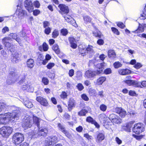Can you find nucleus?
<instances>
[{
    "instance_id": "1",
    "label": "nucleus",
    "mask_w": 146,
    "mask_h": 146,
    "mask_svg": "<svg viewBox=\"0 0 146 146\" xmlns=\"http://www.w3.org/2000/svg\"><path fill=\"white\" fill-rule=\"evenodd\" d=\"M19 111L14 110L11 113L8 112L0 115V124H6L17 119L19 114Z\"/></svg>"
},
{
    "instance_id": "2",
    "label": "nucleus",
    "mask_w": 146,
    "mask_h": 146,
    "mask_svg": "<svg viewBox=\"0 0 146 146\" xmlns=\"http://www.w3.org/2000/svg\"><path fill=\"white\" fill-rule=\"evenodd\" d=\"M9 76L10 79H9L7 80V83L9 84L14 83L18 80L20 77L19 74L14 68L10 69Z\"/></svg>"
},
{
    "instance_id": "3",
    "label": "nucleus",
    "mask_w": 146,
    "mask_h": 146,
    "mask_svg": "<svg viewBox=\"0 0 146 146\" xmlns=\"http://www.w3.org/2000/svg\"><path fill=\"white\" fill-rule=\"evenodd\" d=\"M18 1L20 2V5H18L17 6V9L15 12V15H16L18 17L19 20L18 21H15V26H17L19 24V21H20V19H21L23 17H24V15L26 14V12L25 11L23 10L21 7V0H17V1Z\"/></svg>"
},
{
    "instance_id": "4",
    "label": "nucleus",
    "mask_w": 146,
    "mask_h": 146,
    "mask_svg": "<svg viewBox=\"0 0 146 146\" xmlns=\"http://www.w3.org/2000/svg\"><path fill=\"white\" fill-rule=\"evenodd\" d=\"M24 139V135L19 133H15L12 137L13 143L15 145H18L23 141Z\"/></svg>"
},
{
    "instance_id": "5",
    "label": "nucleus",
    "mask_w": 146,
    "mask_h": 146,
    "mask_svg": "<svg viewBox=\"0 0 146 146\" xmlns=\"http://www.w3.org/2000/svg\"><path fill=\"white\" fill-rule=\"evenodd\" d=\"M13 130V129L10 127L5 126L1 128L0 134L3 137H7L12 133Z\"/></svg>"
},
{
    "instance_id": "6",
    "label": "nucleus",
    "mask_w": 146,
    "mask_h": 146,
    "mask_svg": "<svg viewBox=\"0 0 146 146\" xmlns=\"http://www.w3.org/2000/svg\"><path fill=\"white\" fill-rule=\"evenodd\" d=\"M144 131L143 124L140 123L135 124L134 127L133 128V131L136 134H139Z\"/></svg>"
},
{
    "instance_id": "7",
    "label": "nucleus",
    "mask_w": 146,
    "mask_h": 146,
    "mask_svg": "<svg viewBox=\"0 0 146 146\" xmlns=\"http://www.w3.org/2000/svg\"><path fill=\"white\" fill-rule=\"evenodd\" d=\"M33 124L32 118L28 117H27L26 119L23 121L22 125L25 129H27L28 127H30Z\"/></svg>"
},
{
    "instance_id": "8",
    "label": "nucleus",
    "mask_w": 146,
    "mask_h": 146,
    "mask_svg": "<svg viewBox=\"0 0 146 146\" xmlns=\"http://www.w3.org/2000/svg\"><path fill=\"white\" fill-rule=\"evenodd\" d=\"M12 51H11L12 53L11 56L13 58L12 60H11L13 63H17L18 61L17 59L19 58L20 56L18 52L15 51H14L15 50V47L14 46H12L11 48Z\"/></svg>"
},
{
    "instance_id": "9",
    "label": "nucleus",
    "mask_w": 146,
    "mask_h": 146,
    "mask_svg": "<svg viewBox=\"0 0 146 146\" xmlns=\"http://www.w3.org/2000/svg\"><path fill=\"white\" fill-rule=\"evenodd\" d=\"M38 128V131L37 132H33V134H32L33 135H36V136L38 135L43 136L44 137L46 136L48 133V130L46 128H40V127Z\"/></svg>"
},
{
    "instance_id": "10",
    "label": "nucleus",
    "mask_w": 146,
    "mask_h": 146,
    "mask_svg": "<svg viewBox=\"0 0 146 146\" xmlns=\"http://www.w3.org/2000/svg\"><path fill=\"white\" fill-rule=\"evenodd\" d=\"M97 75L94 71L88 70L85 72L84 77L92 79L94 78Z\"/></svg>"
},
{
    "instance_id": "11",
    "label": "nucleus",
    "mask_w": 146,
    "mask_h": 146,
    "mask_svg": "<svg viewBox=\"0 0 146 146\" xmlns=\"http://www.w3.org/2000/svg\"><path fill=\"white\" fill-rule=\"evenodd\" d=\"M109 118L112 122L115 123L119 124L121 122V119L118 116L113 114H111Z\"/></svg>"
},
{
    "instance_id": "12",
    "label": "nucleus",
    "mask_w": 146,
    "mask_h": 146,
    "mask_svg": "<svg viewBox=\"0 0 146 146\" xmlns=\"http://www.w3.org/2000/svg\"><path fill=\"white\" fill-rule=\"evenodd\" d=\"M47 145L48 146H51L57 143L58 141V139L57 137L54 136L52 137H49L46 140Z\"/></svg>"
},
{
    "instance_id": "13",
    "label": "nucleus",
    "mask_w": 146,
    "mask_h": 146,
    "mask_svg": "<svg viewBox=\"0 0 146 146\" xmlns=\"http://www.w3.org/2000/svg\"><path fill=\"white\" fill-rule=\"evenodd\" d=\"M25 6L26 9L29 12L33 11L34 7L32 1L30 0H26L25 2Z\"/></svg>"
},
{
    "instance_id": "14",
    "label": "nucleus",
    "mask_w": 146,
    "mask_h": 146,
    "mask_svg": "<svg viewBox=\"0 0 146 146\" xmlns=\"http://www.w3.org/2000/svg\"><path fill=\"white\" fill-rule=\"evenodd\" d=\"M11 39L9 37H6L2 39V42L5 45V46L7 48V49L12 51L11 49V47L13 46L9 42V41Z\"/></svg>"
},
{
    "instance_id": "15",
    "label": "nucleus",
    "mask_w": 146,
    "mask_h": 146,
    "mask_svg": "<svg viewBox=\"0 0 146 146\" xmlns=\"http://www.w3.org/2000/svg\"><path fill=\"white\" fill-rule=\"evenodd\" d=\"M94 67L95 70H94L96 72L97 75L102 73L103 70L104 69V66L103 64H94Z\"/></svg>"
},
{
    "instance_id": "16",
    "label": "nucleus",
    "mask_w": 146,
    "mask_h": 146,
    "mask_svg": "<svg viewBox=\"0 0 146 146\" xmlns=\"http://www.w3.org/2000/svg\"><path fill=\"white\" fill-rule=\"evenodd\" d=\"M115 111L121 117H124L126 115V111L121 108H116Z\"/></svg>"
},
{
    "instance_id": "17",
    "label": "nucleus",
    "mask_w": 146,
    "mask_h": 146,
    "mask_svg": "<svg viewBox=\"0 0 146 146\" xmlns=\"http://www.w3.org/2000/svg\"><path fill=\"white\" fill-rule=\"evenodd\" d=\"M75 103L76 101L73 99H70L68 102V109L69 111H71L72 108L75 107Z\"/></svg>"
},
{
    "instance_id": "18",
    "label": "nucleus",
    "mask_w": 146,
    "mask_h": 146,
    "mask_svg": "<svg viewBox=\"0 0 146 146\" xmlns=\"http://www.w3.org/2000/svg\"><path fill=\"white\" fill-rule=\"evenodd\" d=\"M36 100L41 105L44 106H46L48 105V103L46 100L42 97H38L36 98Z\"/></svg>"
},
{
    "instance_id": "19",
    "label": "nucleus",
    "mask_w": 146,
    "mask_h": 146,
    "mask_svg": "<svg viewBox=\"0 0 146 146\" xmlns=\"http://www.w3.org/2000/svg\"><path fill=\"white\" fill-rule=\"evenodd\" d=\"M32 119L33 123L36 125L38 128L40 127V123L43 122L42 120L35 116H33Z\"/></svg>"
},
{
    "instance_id": "20",
    "label": "nucleus",
    "mask_w": 146,
    "mask_h": 146,
    "mask_svg": "<svg viewBox=\"0 0 146 146\" xmlns=\"http://www.w3.org/2000/svg\"><path fill=\"white\" fill-rule=\"evenodd\" d=\"M61 11L64 13H68L69 12L68 7L64 4H60L58 6Z\"/></svg>"
},
{
    "instance_id": "21",
    "label": "nucleus",
    "mask_w": 146,
    "mask_h": 146,
    "mask_svg": "<svg viewBox=\"0 0 146 146\" xmlns=\"http://www.w3.org/2000/svg\"><path fill=\"white\" fill-rule=\"evenodd\" d=\"M119 74L122 75H125L130 74L131 71L127 69H119L118 70Z\"/></svg>"
},
{
    "instance_id": "22",
    "label": "nucleus",
    "mask_w": 146,
    "mask_h": 146,
    "mask_svg": "<svg viewBox=\"0 0 146 146\" xmlns=\"http://www.w3.org/2000/svg\"><path fill=\"white\" fill-rule=\"evenodd\" d=\"M69 40L71 44V46L73 48H76L77 47L76 41L73 37L69 38Z\"/></svg>"
},
{
    "instance_id": "23",
    "label": "nucleus",
    "mask_w": 146,
    "mask_h": 146,
    "mask_svg": "<svg viewBox=\"0 0 146 146\" xmlns=\"http://www.w3.org/2000/svg\"><path fill=\"white\" fill-rule=\"evenodd\" d=\"M17 35L16 33H11L9 35L10 38L15 39L19 44H21V40L20 38L17 37Z\"/></svg>"
},
{
    "instance_id": "24",
    "label": "nucleus",
    "mask_w": 146,
    "mask_h": 146,
    "mask_svg": "<svg viewBox=\"0 0 146 146\" xmlns=\"http://www.w3.org/2000/svg\"><path fill=\"white\" fill-rule=\"evenodd\" d=\"M22 88L23 90H27L28 92H32L33 87L30 84H27L25 85H23V86Z\"/></svg>"
},
{
    "instance_id": "25",
    "label": "nucleus",
    "mask_w": 146,
    "mask_h": 146,
    "mask_svg": "<svg viewBox=\"0 0 146 146\" xmlns=\"http://www.w3.org/2000/svg\"><path fill=\"white\" fill-rule=\"evenodd\" d=\"M134 123V121H131L129 123H127L126 126L124 127V129H125L126 131L129 132H130L131 130V128Z\"/></svg>"
},
{
    "instance_id": "26",
    "label": "nucleus",
    "mask_w": 146,
    "mask_h": 146,
    "mask_svg": "<svg viewBox=\"0 0 146 146\" xmlns=\"http://www.w3.org/2000/svg\"><path fill=\"white\" fill-rule=\"evenodd\" d=\"M108 57L111 59H114L116 57V54L115 51L113 50H110L108 52Z\"/></svg>"
},
{
    "instance_id": "27",
    "label": "nucleus",
    "mask_w": 146,
    "mask_h": 146,
    "mask_svg": "<svg viewBox=\"0 0 146 146\" xmlns=\"http://www.w3.org/2000/svg\"><path fill=\"white\" fill-rule=\"evenodd\" d=\"M105 138V133H100L98 135L97 141L98 142H100L104 140Z\"/></svg>"
},
{
    "instance_id": "28",
    "label": "nucleus",
    "mask_w": 146,
    "mask_h": 146,
    "mask_svg": "<svg viewBox=\"0 0 146 146\" xmlns=\"http://www.w3.org/2000/svg\"><path fill=\"white\" fill-rule=\"evenodd\" d=\"M23 103L24 105L27 108H31L33 106V104L32 102L29 100H24Z\"/></svg>"
},
{
    "instance_id": "29",
    "label": "nucleus",
    "mask_w": 146,
    "mask_h": 146,
    "mask_svg": "<svg viewBox=\"0 0 146 146\" xmlns=\"http://www.w3.org/2000/svg\"><path fill=\"white\" fill-rule=\"evenodd\" d=\"M144 24L142 25L139 24V27L138 29L135 30L134 32L135 33H138L142 32L144 31Z\"/></svg>"
},
{
    "instance_id": "30",
    "label": "nucleus",
    "mask_w": 146,
    "mask_h": 146,
    "mask_svg": "<svg viewBox=\"0 0 146 146\" xmlns=\"http://www.w3.org/2000/svg\"><path fill=\"white\" fill-rule=\"evenodd\" d=\"M140 19L142 20H144L146 19V5L145 6L143 11L141 14V16L140 17Z\"/></svg>"
},
{
    "instance_id": "31",
    "label": "nucleus",
    "mask_w": 146,
    "mask_h": 146,
    "mask_svg": "<svg viewBox=\"0 0 146 146\" xmlns=\"http://www.w3.org/2000/svg\"><path fill=\"white\" fill-rule=\"evenodd\" d=\"M106 78L104 77H101L99 78L97 80V83L98 85H100L102 84L106 80Z\"/></svg>"
},
{
    "instance_id": "32",
    "label": "nucleus",
    "mask_w": 146,
    "mask_h": 146,
    "mask_svg": "<svg viewBox=\"0 0 146 146\" xmlns=\"http://www.w3.org/2000/svg\"><path fill=\"white\" fill-rule=\"evenodd\" d=\"M83 20L84 23H91L92 19V18L86 15L84 17Z\"/></svg>"
},
{
    "instance_id": "33",
    "label": "nucleus",
    "mask_w": 146,
    "mask_h": 146,
    "mask_svg": "<svg viewBox=\"0 0 146 146\" xmlns=\"http://www.w3.org/2000/svg\"><path fill=\"white\" fill-rule=\"evenodd\" d=\"M123 82L129 85H135L137 84V82L133 80H124Z\"/></svg>"
},
{
    "instance_id": "34",
    "label": "nucleus",
    "mask_w": 146,
    "mask_h": 146,
    "mask_svg": "<svg viewBox=\"0 0 146 146\" xmlns=\"http://www.w3.org/2000/svg\"><path fill=\"white\" fill-rule=\"evenodd\" d=\"M52 48L57 54H59L60 53V49L57 44H54L52 47Z\"/></svg>"
},
{
    "instance_id": "35",
    "label": "nucleus",
    "mask_w": 146,
    "mask_h": 146,
    "mask_svg": "<svg viewBox=\"0 0 146 146\" xmlns=\"http://www.w3.org/2000/svg\"><path fill=\"white\" fill-rule=\"evenodd\" d=\"M87 110L85 109H82L78 112V115L80 116H85L86 114L88 113Z\"/></svg>"
},
{
    "instance_id": "36",
    "label": "nucleus",
    "mask_w": 146,
    "mask_h": 146,
    "mask_svg": "<svg viewBox=\"0 0 146 146\" xmlns=\"http://www.w3.org/2000/svg\"><path fill=\"white\" fill-rule=\"evenodd\" d=\"M93 35L94 36L96 37H98L100 38L102 36L100 32L97 30L93 32Z\"/></svg>"
},
{
    "instance_id": "37",
    "label": "nucleus",
    "mask_w": 146,
    "mask_h": 146,
    "mask_svg": "<svg viewBox=\"0 0 146 146\" xmlns=\"http://www.w3.org/2000/svg\"><path fill=\"white\" fill-rule=\"evenodd\" d=\"M52 37L54 38H56L59 35L58 30L57 29H54L52 32Z\"/></svg>"
},
{
    "instance_id": "38",
    "label": "nucleus",
    "mask_w": 146,
    "mask_h": 146,
    "mask_svg": "<svg viewBox=\"0 0 146 146\" xmlns=\"http://www.w3.org/2000/svg\"><path fill=\"white\" fill-rule=\"evenodd\" d=\"M7 106L5 104L3 103H0V112L5 110Z\"/></svg>"
},
{
    "instance_id": "39",
    "label": "nucleus",
    "mask_w": 146,
    "mask_h": 146,
    "mask_svg": "<svg viewBox=\"0 0 146 146\" xmlns=\"http://www.w3.org/2000/svg\"><path fill=\"white\" fill-rule=\"evenodd\" d=\"M64 17L65 20L68 22H70L72 21H74L73 19L70 16H66Z\"/></svg>"
},
{
    "instance_id": "40",
    "label": "nucleus",
    "mask_w": 146,
    "mask_h": 146,
    "mask_svg": "<svg viewBox=\"0 0 146 146\" xmlns=\"http://www.w3.org/2000/svg\"><path fill=\"white\" fill-rule=\"evenodd\" d=\"M51 58V56L48 54H47L45 56V60H43V64L46 63L48 60H50Z\"/></svg>"
},
{
    "instance_id": "41",
    "label": "nucleus",
    "mask_w": 146,
    "mask_h": 146,
    "mask_svg": "<svg viewBox=\"0 0 146 146\" xmlns=\"http://www.w3.org/2000/svg\"><path fill=\"white\" fill-rule=\"evenodd\" d=\"M82 76V73L80 71H78L76 73V77L78 79H80Z\"/></svg>"
},
{
    "instance_id": "42",
    "label": "nucleus",
    "mask_w": 146,
    "mask_h": 146,
    "mask_svg": "<svg viewBox=\"0 0 146 146\" xmlns=\"http://www.w3.org/2000/svg\"><path fill=\"white\" fill-rule=\"evenodd\" d=\"M111 29L112 31L114 33L117 35H119V32L116 28L115 27H112L111 28Z\"/></svg>"
},
{
    "instance_id": "43",
    "label": "nucleus",
    "mask_w": 146,
    "mask_h": 146,
    "mask_svg": "<svg viewBox=\"0 0 146 146\" xmlns=\"http://www.w3.org/2000/svg\"><path fill=\"white\" fill-rule=\"evenodd\" d=\"M89 92L90 95L93 96L96 94V92L95 90L90 88L89 89Z\"/></svg>"
},
{
    "instance_id": "44",
    "label": "nucleus",
    "mask_w": 146,
    "mask_h": 146,
    "mask_svg": "<svg viewBox=\"0 0 146 146\" xmlns=\"http://www.w3.org/2000/svg\"><path fill=\"white\" fill-rule=\"evenodd\" d=\"M51 29L49 27L45 28L44 30V33L46 35H49L51 32Z\"/></svg>"
},
{
    "instance_id": "45",
    "label": "nucleus",
    "mask_w": 146,
    "mask_h": 146,
    "mask_svg": "<svg viewBox=\"0 0 146 146\" xmlns=\"http://www.w3.org/2000/svg\"><path fill=\"white\" fill-rule=\"evenodd\" d=\"M68 33V31L66 29H63L61 30V33L63 36L66 35Z\"/></svg>"
},
{
    "instance_id": "46",
    "label": "nucleus",
    "mask_w": 146,
    "mask_h": 146,
    "mask_svg": "<svg viewBox=\"0 0 146 146\" xmlns=\"http://www.w3.org/2000/svg\"><path fill=\"white\" fill-rule=\"evenodd\" d=\"M58 126L62 132H64L63 131L66 130L65 127L60 123L58 124Z\"/></svg>"
},
{
    "instance_id": "47",
    "label": "nucleus",
    "mask_w": 146,
    "mask_h": 146,
    "mask_svg": "<svg viewBox=\"0 0 146 146\" xmlns=\"http://www.w3.org/2000/svg\"><path fill=\"white\" fill-rule=\"evenodd\" d=\"M44 51H47L48 49V45L45 43L44 42L42 45Z\"/></svg>"
},
{
    "instance_id": "48",
    "label": "nucleus",
    "mask_w": 146,
    "mask_h": 146,
    "mask_svg": "<svg viewBox=\"0 0 146 146\" xmlns=\"http://www.w3.org/2000/svg\"><path fill=\"white\" fill-rule=\"evenodd\" d=\"M100 109L101 111H104L107 109V106L104 104H102L100 106Z\"/></svg>"
},
{
    "instance_id": "49",
    "label": "nucleus",
    "mask_w": 146,
    "mask_h": 146,
    "mask_svg": "<svg viewBox=\"0 0 146 146\" xmlns=\"http://www.w3.org/2000/svg\"><path fill=\"white\" fill-rule=\"evenodd\" d=\"M50 23L49 22L47 21H44L43 23V27L44 28H46L47 27H49Z\"/></svg>"
},
{
    "instance_id": "50",
    "label": "nucleus",
    "mask_w": 146,
    "mask_h": 146,
    "mask_svg": "<svg viewBox=\"0 0 146 146\" xmlns=\"http://www.w3.org/2000/svg\"><path fill=\"white\" fill-rule=\"evenodd\" d=\"M42 82L44 85H46L48 84L49 81L47 78L44 77L42 79Z\"/></svg>"
},
{
    "instance_id": "51",
    "label": "nucleus",
    "mask_w": 146,
    "mask_h": 146,
    "mask_svg": "<svg viewBox=\"0 0 146 146\" xmlns=\"http://www.w3.org/2000/svg\"><path fill=\"white\" fill-rule=\"evenodd\" d=\"M86 121L87 122L91 123L92 124L93 122L95 121V120H94L91 117H88L86 118Z\"/></svg>"
},
{
    "instance_id": "52",
    "label": "nucleus",
    "mask_w": 146,
    "mask_h": 146,
    "mask_svg": "<svg viewBox=\"0 0 146 146\" xmlns=\"http://www.w3.org/2000/svg\"><path fill=\"white\" fill-rule=\"evenodd\" d=\"M111 70L110 68L106 69L104 71V73L106 74H110L111 73Z\"/></svg>"
},
{
    "instance_id": "53",
    "label": "nucleus",
    "mask_w": 146,
    "mask_h": 146,
    "mask_svg": "<svg viewBox=\"0 0 146 146\" xmlns=\"http://www.w3.org/2000/svg\"><path fill=\"white\" fill-rule=\"evenodd\" d=\"M77 87L78 90L80 91H81L84 88L82 84L80 83L78 84L77 86Z\"/></svg>"
},
{
    "instance_id": "54",
    "label": "nucleus",
    "mask_w": 146,
    "mask_h": 146,
    "mask_svg": "<svg viewBox=\"0 0 146 146\" xmlns=\"http://www.w3.org/2000/svg\"><path fill=\"white\" fill-rule=\"evenodd\" d=\"M117 26L123 29L125 27V25L122 22H118L117 24Z\"/></svg>"
},
{
    "instance_id": "55",
    "label": "nucleus",
    "mask_w": 146,
    "mask_h": 146,
    "mask_svg": "<svg viewBox=\"0 0 146 146\" xmlns=\"http://www.w3.org/2000/svg\"><path fill=\"white\" fill-rule=\"evenodd\" d=\"M63 133H64L66 136L69 138H70L71 137V135L66 130L63 131Z\"/></svg>"
},
{
    "instance_id": "56",
    "label": "nucleus",
    "mask_w": 146,
    "mask_h": 146,
    "mask_svg": "<svg viewBox=\"0 0 146 146\" xmlns=\"http://www.w3.org/2000/svg\"><path fill=\"white\" fill-rule=\"evenodd\" d=\"M61 97L63 99L67 98V95L66 93L65 92H62L60 95Z\"/></svg>"
},
{
    "instance_id": "57",
    "label": "nucleus",
    "mask_w": 146,
    "mask_h": 146,
    "mask_svg": "<svg viewBox=\"0 0 146 146\" xmlns=\"http://www.w3.org/2000/svg\"><path fill=\"white\" fill-rule=\"evenodd\" d=\"M35 7L38 8H39L40 6V4L39 1H34L33 3Z\"/></svg>"
},
{
    "instance_id": "58",
    "label": "nucleus",
    "mask_w": 146,
    "mask_h": 146,
    "mask_svg": "<svg viewBox=\"0 0 146 146\" xmlns=\"http://www.w3.org/2000/svg\"><path fill=\"white\" fill-rule=\"evenodd\" d=\"M84 137L87 138L88 140L92 139V137L88 133H85L84 134Z\"/></svg>"
},
{
    "instance_id": "59",
    "label": "nucleus",
    "mask_w": 146,
    "mask_h": 146,
    "mask_svg": "<svg viewBox=\"0 0 146 146\" xmlns=\"http://www.w3.org/2000/svg\"><path fill=\"white\" fill-rule=\"evenodd\" d=\"M82 98L85 101H87L89 100V98L88 96L85 94H83L81 95Z\"/></svg>"
},
{
    "instance_id": "60",
    "label": "nucleus",
    "mask_w": 146,
    "mask_h": 146,
    "mask_svg": "<svg viewBox=\"0 0 146 146\" xmlns=\"http://www.w3.org/2000/svg\"><path fill=\"white\" fill-rule=\"evenodd\" d=\"M9 31V28L7 27H5L4 28H3L2 30V31L3 33H5L6 32H8Z\"/></svg>"
},
{
    "instance_id": "61",
    "label": "nucleus",
    "mask_w": 146,
    "mask_h": 146,
    "mask_svg": "<svg viewBox=\"0 0 146 146\" xmlns=\"http://www.w3.org/2000/svg\"><path fill=\"white\" fill-rule=\"evenodd\" d=\"M74 71L73 69H71L69 71L68 74L70 76H72L74 75Z\"/></svg>"
},
{
    "instance_id": "62",
    "label": "nucleus",
    "mask_w": 146,
    "mask_h": 146,
    "mask_svg": "<svg viewBox=\"0 0 146 146\" xmlns=\"http://www.w3.org/2000/svg\"><path fill=\"white\" fill-rule=\"evenodd\" d=\"M34 62V60L32 58H31L28 60L27 61V64H33Z\"/></svg>"
},
{
    "instance_id": "63",
    "label": "nucleus",
    "mask_w": 146,
    "mask_h": 146,
    "mask_svg": "<svg viewBox=\"0 0 146 146\" xmlns=\"http://www.w3.org/2000/svg\"><path fill=\"white\" fill-rule=\"evenodd\" d=\"M40 11L38 10H36L33 11V14L35 16H36L40 13Z\"/></svg>"
},
{
    "instance_id": "64",
    "label": "nucleus",
    "mask_w": 146,
    "mask_h": 146,
    "mask_svg": "<svg viewBox=\"0 0 146 146\" xmlns=\"http://www.w3.org/2000/svg\"><path fill=\"white\" fill-rule=\"evenodd\" d=\"M97 42L99 45H102L104 44V42L103 40L100 39L98 40Z\"/></svg>"
}]
</instances>
